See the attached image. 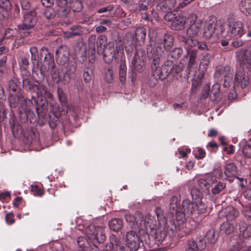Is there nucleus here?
<instances>
[{
	"mask_svg": "<svg viewBox=\"0 0 251 251\" xmlns=\"http://www.w3.org/2000/svg\"><path fill=\"white\" fill-rule=\"evenodd\" d=\"M58 97L59 101L61 102V104H66V98L65 95L62 90L58 88L57 89Z\"/></svg>",
	"mask_w": 251,
	"mask_h": 251,
	"instance_id": "58",
	"label": "nucleus"
},
{
	"mask_svg": "<svg viewBox=\"0 0 251 251\" xmlns=\"http://www.w3.org/2000/svg\"><path fill=\"white\" fill-rule=\"evenodd\" d=\"M220 85L218 83L214 84L210 91V99L212 101H218L220 98Z\"/></svg>",
	"mask_w": 251,
	"mask_h": 251,
	"instance_id": "35",
	"label": "nucleus"
},
{
	"mask_svg": "<svg viewBox=\"0 0 251 251\" xmlns=\"http://www.w3.org/2000/svg\"><path fill=\"white\" fill-rule=\"evenodd\" d=\"M19 66L22 75L30 76V73L27 71L29 68V61L26 57H22L20 58Z\"/></svg>",
	"mask_w": 251,
	"mask_h": 251,
	"instance_id": "31",
	"label": "nucleus"
},
{
	"mask_svg": "<svg viewBox=\"0 0 251 251\" xmlns=\"http://www.w3.org/2000/svg\"><path fill=\"white\" fill-rule=\"evenodd\" d=\"M77 243L78 246L81 249L79 251H85V248H87V245L89 244L88 241L84 237L79 236L77 238Z\"/></svg>",
	"mask_w": 251,
	"mask_h": 251,
	"instance_id": "47",
	"label": "nucleus"
},
{
	"mask_svg": "<svg viewBox=\"0 0 251 251\" xmlns=\"http://www.w3.org/2000/svg\"><path fill=\"white\" fill-rule=\"evenodd\" d=\"M108 225L111 230L117 232L122 228L123 221L120 218H113L109 221Z\"/></svg>",
	"mask_w": 251,
	"mask_h": 251,
	"instance_id": "30",
	"label": "nucleus"
},
{
	"mask_svg": "<svg viewBox=\"0 0 251 251\" xmlns=\"http://www.w3.org/2000/svg\"><path fill=\"white\" fill-rule=\"evenodd\" d=\"M56 13L60 17H66L70 12L67 0H57Z\"/></svg>",
	"mask_w": 251,
	"mask_h": 251,
	"instance_id": "20",
	"label": "nucleus"
},
{
	"mask_svg": "<svg viewBox=\"0 0 251 251\" xmlns=\"http://www.w3.org/2000/svg\"><path fill=\"white\" fill-rule=\"evenodd\" d=\"M151 75L156 81L158 79L163 80L168 76V70L160 67L159 62L156 60L155 63H151Z\"/></svg>",
	"mask_w": 251,
	"mask_h": 251,
	"instance_id": "15",
	"label": "nucleus"
},
{
	"mask_svg": "<svg viewBox=\"0 0 251 251\" xmlns=\"http://www.w3.org/2000/svg\"><path fill=\"white\" fill-rule=\"evenodd\" d=\"M35 13L34 11H30L25 14L24 15V21L25 23L32 25V27L35 25L36 23Z\"/></svg>",
	"mask_w": 251,
	"mask_h": 251,
	"instance_id": "40",
	"label": "nucleus"
},
{
	"mask_svg": "<svg viewBox=\"0 0 251 251\" xmlns=\"http://www.w3.org/2000/svg\"><path fill=\"white\" fill-rule=\"evenodd\" d=\"M0 7L5 11L6 16H8L7 13L11 9V4L9 0H0Z\"/></svg>",
	"mask_w": 251,
	"mask_h": 251,
	"instance_id": "50",
	"label": "nucleus"
},
{
	"mask_svg": "<svg viewBox=\"0 0 251 251\" xmlns=\"http://www.w3.org/2000/svg\"><path fill=\"white\" fill-rule=\"evenodd\" d=\"M187 215L182 211L177 210L174 212V217H175L176 221L177 222L178 229H180L181 226H183V223L185 221V216ZM175 221V219H174Z\"/></svg>",
	"mask_w": 251,
	"mask_h": 251,
	"instance_id": "36",
	"label": "nucleus"
},
{
	"mask_svg": "<svg viewBox=\"0 0 251 251\" xmlns=\"http://www.w3.org/2000/svg\"><path fill=\"white\" fill-rule=\"evenodd\" d=\"M107 42V37L104 34L100 35L97 39V52L99 54H103V60L107 63L111 62L113 58H118L124 53L123 49L116 47V49L113 46L109 48H105Z\"/></svg>",
	"mask_w": 251,
	"mask_h": 251,
	"instance_id": "1",
	"label": "nucleus"
},
{
	"mask_svg": "<svg viewBox=\"0 0 251 251\" xmlns=\"http://www.w3.org/2000/svg\"><path fill=\"white\" fill-rule=\"evenodd\" d=\"M146 36V31L144 27H139L136 30L134 34L133 33H128L126 35V40H127V44H128L130 47V49H128L127 47H126V52L129 53L135 47L136 41L139 42H144Z\"/></svg>",
	"mask_w": 251,
	"mask_h": 251,
	"instance_id": "7",
	"label": "nucleus"
},
{
	"mask_svg": "<svg viewBox=\"0 0 251 251\" xmlns=\"http://www.w3.org/2000/svg\"><path fill=\"white\" fill-rule=\"evenodd\" d=\"M226 219L228 220H233L236 218L238 214V211L232 206H227L223 210Z\"/></svg>",
	"mask_w": 251,
	"mask_h": 251,
	"instance_id": "32",
	"label": "nucleus"
},
{
	"mask_svg": "<svg viewBox=\"0 0 251 251\" xmlns=\"http://www.w3.org/2000/svg\"><path fill=\"white\" fill-rule=\"evenodd\" d=\"M114 6L113 5H108L106 7H103L100 8L97 10V13H110L114 9Z\"/></svg>",
	"mask_w": 251,
	"mask_h": 251,
	"instance_id": "57",
	"label": "nucleus"
},
{
	"mask_svg": "<svg viewBox=\"0 0 251 251\" xmlns=\"http://www.w3.org/2000/svg\"><path fill=\"white\" fill-rule=\"evenodd\" d=\"M205 238L209 243H214L217 240V238L215 236L214 230L212 229L209 230L205 235Z\"/></svg>",
	"mask_w": 251,
	"mask_h": 251,
	"instance_id": "48",
	"label": "nucleus"
},
{
	"mask_svg": "<svg viewBox=\"0 0 251 251\" xmlns=\"http://www.w3.org/2000/svg\"><path fill=\"white\" fill-rule=\"evenodd\" d=\"M76 70V64L75 63L70 64L65 72L70 74L71 75L74 74Z\"/></svg>",
	"mask_w": 251,
	"mask_h": 251,
	"instance_id": "64",
	"label": "nucleus"
},
{
	"mask_svg": "<svg viewBox=\"0 0 251 251\" xmlns=\"http://www.w3.org/2000/svg\"><path fill=\"white\" fill-rule=\"evenodd\" d=\"M195 207L198 213H203L206 211L205 205L200 197L195 199Z\"/></svg>",
	"mask_w": 251,
	"mask_h": 251,
	"instance_id": "44",
	"label": "nucleus"
},
{
	"mask_svg": "<svg viewBox=\"0 0 251 251\" xmlns=\"http://www.w3.org/2000/svg\"><path fill=\"white\" fill-rule=\"evenodd\" d=\"M221 232L226 234H229L234 230L233 226L228 222L223 223L220 226Z\"/></svg>",
	"mask_w": 251,
	"mask_h": 251,
	"instance_id": "43",
	"label": "nucleus"
},
{
	"mask_svg": "<svg viewBox=\"0 0 251 251\" xmlns=\"http://www.w3.org/2000/svg\"><path fill=\"white\" fill-rule=\"evenodd\" d=\"M156 41L161 47V45H163V47L166 51H169L173 45L174 38L170 34H164L162 39L156 40Z\"/></svg>",
	"mask_w": 251,
	"mask_h": 251,
	"instance_id": "22",
	"label": "nucleus"
},
{
	"mask_svg": "<svg viewBox=\"0 0 251 251\" xmlns=\"http://www.w3.org/2000/svg\"><path fill=\"white\" fill-rule=\"evenodd\" d=\"M242 153L244 157L251 158V138L248 141H243Z\"/></svg>",
	"mask_w": 251,
	"mask_h": 251,
	"instance_id": "38",
	"label": "nucleus"
},
{
	"mask_svg": "<svg viewBox=\"0 0 251 251\" xmlns=\"http://www.w3.org/2000/svg\"><path fill=\"white\" fill-rule=\"evenodd\" d=\"M176 232V226L173 219L168 217L165 221L160 223L159 227L156 229L154 234V241L156 245L161 244L167 237L174 236Z\"/></svg>",
	"mask_w": 251,
	"mask_h": 251,
	"instance_id": "2",
	"label": "nucleus"
},
{
	"mask_svg": "<svg viewBox=\"0 0 251 251\" xmlns=\"http://www.w3.org/2000/svg\"><path fill=\"white\" fill-rule=\"evenodd\" d=\"M52 113L55 118H58L62 115H66L68 112L67 104H61V106H54L52 108Z\"/></svg>",
	"mask_w": 251,
	"mask_h": 251,
	"instance_id": "29",
	"label": "nucleus"
},
{
	"mask_svg": "<svg viewBox=\"0 0 251 251\" xmlns=\"http://www.w3.org/2000/svg\"><path fill=\"white\" fill-rule=\"evenodd\" d=\"M240 11L246 16L251 15V0H242L238 5Z\"/></svg>",
	"mask_w": 251,
	"mask_h": 251,
	"instance_id": "27",
	"label": "nucleus"
},
{
	"mask_svg": "<svg viewBox=\"0 0 251 251\" xmlns=\"http://www.w3.org/2000/svg\"><path fill=\"white\" fill-rule=\"evenodd\" d=\"M31 190L35 196H41L44 194V191L37 185H31Z\"/></svg>",
	"mask_w": 251,
	"mask_h": 251,
	"instance_id": "55",
	"label": "nucleus"
},
{
	"mask_svg": "<svg viewBox=\"0 0 251 251\" xmlns=\"http://www.w3.org/2000/svg\"><path fill=\"white\" fill-rule=\"evenodd\" d=\"M71 75H70V74L67 73V72H65L63 74V76L61 77V78H57L56 82H58L59 80L63 82L64 84H67L68 83L71 78Z\"/></svg>",
	"mask_w": 251,
	"mask_h": 251,
	"instance_id": "56",
	"label": "nucleus"
},
{
	"mask_svg": "<svg viewBox=\"0 0 251 251\" xmlns=\"http://www.w3.org/2000/svg\"><path fill=\"white\" fill-rule=\"evenodd\" d=\"M93 71L91 68H85L84 70L83 78L86 82H89L92 78Z\"/></svg>",
	"mask_w": 251,
	"mask_h": 251,
	"instance_id": "53",
	"label": "nucleus"
},
{
	"mask_svg": "<svg viewBox=\"0 0 251 251\" xmlns=\"http://www.w3.org/2000/svg\"><path fill=\"white\" fill-rule=\"evenodd\" d=\"M201 26V21L197 23L190 24L189 27L187 30V34L189 37L197 36L200 31Z\"/></svg>",
	"mask_w": 251,
	"mask_h": 251,
	"instance_id": "26",
	"label": "nucleus"
},
{
	"mask_svg": "<svg viewBox=\"0 0 251 251\" xmlns=\"http://www.w3.org/2000/svg\"><path fill=\"white\" fill-rule=\"evenodd\" d=\"M104 78L108 83H111L113 80V71L109 68L107 69L104 73Z\"/></svg>",
	"mask_w": 251,
	"mask_h": 251,
	"instance_id": "52",
	"label": "nucleus"
},
{
	"mask_svg": "<svg viewBox=\"0 0 251 251\" xmlns=\"http://www.w3.org/2000/svg\"><path fill=\"white\" fill-rule=\"evenodd\" d=\"M177 198L176 196L172 197L170 199L169 204L170 213L167 215L166 219H167L168 217H171L172 219H174V212L178 210L177 209Z\"/></svg>",
	"mask_w": 251,
	"mask_h": 251,
	"instance_id": "33",
	"label": "nucleus"
},
{
	"mask_svg": "<svg viewBox=\"0 0 251 251\" xmlns=\"http://www.w3.org/2000/svg\"><path fill=\"white\" fill-rule=\"evenodd\" d=\"M237 226L240 234L243 237L247 238L251 236V225H248L246 222L241 221Z\"/></svg>",
	"mask_w": 251,
	"mask_h": 251,
	"instance_id": "24",
	"label": "nucleus"
},
{
	"mask_svg": "<svg viewBox=\"0 0 251 251\" xmlns=\"http://www.w3.org/2000/svg\"><path fill=\"white\" fill-rule=\"evenodd\" d=\"M125 241L130 251H137L140 247V239L134 230H131L126 232Z\"/></svg>",
	"mask_w": 251,
	"mask_h": 251,
	"instance_id": "13",
	"label": "nucleus"
},
{
	"mask_svg": "<svg viewBox=\"0 0 251 251\" xmlns=\"http://www.w3.org/2000/svg\"><path fill=\"white\" fill-rule=\"evenodd\" d=\"M150 4V0H139L138 3L135 8V11H146L148 9Z\"/></svg>",
	"mask_w": 251,
	"mask_h": 251,
	"instance_id": "41",
	"label": "nucleus"
},
{
	"mask_svg": "<svg viewBox=\"0 0 251 251\" xmlns=\"http://www.w3.org/2000/svg\"><path fill=\"white\" fill-rule=\"evenodd\" d=\"M173 66V60H167L166 61L164 65L162 66V68H165L166 70H168V75L171 72Z\"/></svg>",
	"mask_w": 251,
	"mask_h": 251,
	"instance_id": "63",
	"label": "nucleus"
},
{
	"mask_svg": "<svg viewBox=\"0 0 251 251\" xmlns=\"http://www.w3.org/2000/svg\"><path fill=\"white\" fill-rule=\"evenodd\" d=\"M187 55L189 56L187 69L190 72L194 66L197 64V50H188ZM189 74H190V72H189Z\"/></svg>",
	"mask_w": 251,
	"mask_h": 251,
	"instance_id": "25",
	"label": "nucleus"
},
{
	"mask_svg": "<svg viewBox=\"0 0 251 251\" xmlns=\"http://www.w3.org/2000/svg\"><path fill=\"white\" fill-rule=\"evenodd\" d=\"M153 2L157 4L158 10L167 11L174 8L176 3V0H153Z\"/></svg>",
	"mask_w": 251,
	"mask_h": 251,
	"instance_id": "19",
	"label": "nucleus"
},
{
	"mask_svg": "<svg viewBox=\"0 0 251 251\" xmlns=\"http://www.w3.org/2000/svg\"><path fill=\"white\" fill-rule=\"evenodd\" d=\"M166 21H172L171 27L175 30H182L186 24V18L181 15L175 16L172 13H168L164 16Z\"/></svg>",
	"mask_w": 251,
	"mask_h": 251,
	"instance_id": "11",
	"label": "nucleus"
},
{
	"mask_svg": "<svg viewBox=\"0 0 251 251\" xmlns=\"http://www.w3.org/2000/svg\"><path fill=\"white\" fill-rule=\"evenodd\" d=\"M31 60L37 61L38 58V50L36 47L32 46L30 48Z\"/></svg>",
	"mask_w": 251,
	"mask_h": 251,
	"instance_id": "61",
	"label": "nucleus"
},
{
	"mask_svg": "<svg viewBox=\"0 0 251 251\" xmlns=\"http://www.w3.org/2000/svg\"><path fill=\"white\" fill-rule=\"evenodd\" d=\"M85 232L88 240L96 248L106 239L104 228L102 226H89L86 228Z\"/></svg>",
	"mask_w": 251,
	"mask_h": 251,
	"instance_id": "4",
	"label": "nucleus"
},
{
	"mask_svg": "<svg viewBox=\"0 0 251 251\" xmlns=\"http://www.w3.org/2000/svg\"><path fill=\"white\" fill-rule=\"evenodd\" d=\"M224 173L227 177L236 176L237 174V169L234 164L228 163L225 167Z\"/></svg>",
	"mask_w": 251,
	"mask_h": 251,
	"instance_id": "37",
	"label": "nucleus"
},
{
	"mask_svg": "<svg viewBox=\"0 0 251 251\" xmlns=\"http://www.w3.org/2000/svg\"><path fill=\"white\" fill-rule=\"evenodd\" d=\"M119 78L121 83H124L126 80V66L125 61H122L120 65Z\"/></svg>",
	"mask_w": 251,
	"mask_h": 251,
	"instance_id": "42",
	"label": "nucleus"
},
{
	"mask_svg": "<svg viewBox=\"0 0 251 251\" xmlns=\"http://www.w3.org/2000/svg\"><path fill=\"white\" fill-rule=\"evenodd\" d=\"M23 85L28 91H33L37 96L41 100L45 99L46 100H52L53 96L46 86L43 83L37 82L36 83H32L29 80L25 77L23 78Z\"/></svg>",
	"mask_w": 251,
	"mask_h": 251,
	"instance_id": "3",
	"label": "nucleus"
},
{
	"mask_svg": "<svg viewBox=\"0 0 251 251\" xmlns=\"http://www.w3.org/2000/svg\"><path fill=\"white\" fill-rule=\"evenodd\" d=\"M237 60L240 66L251 71V48L248 51L240 49L236 52Z\"/></svg>",
	"mask_w": 251,
	"mask_h": 251,
	"instance_id": "14",
	"label": "nucleus"
},
{
	"mask_svg": "<svg viewBox=\"0 0 251 251\" xmlns=\"http://www.w3.org/2000/svg\"><path fill=\"white\" fill-rule=\"evenodd\" d=\"M18 83V80L16 78H12L11 80H9L8 83V87L9 89L11 90L14 92H16L17 91H18L19 88Z\"/></svg>",
	"mask_w": 251,
	"mask_h": 251,
	"instance_id": "49",
	"label": "nucleus"
},
{
	"mask_svg": "<svg viewBox=\"0 0 251 251\" xmlns=\"http://www.w3.org/2000/svg\"><path fill=\"white\" fill-rule=\"evenodd\" d=\"M216 180L211 175L203 176L198 180V185L202 191L205 193H210V188L212 187L211 184L214 183Z\"/></svg>",
	"mask_w": 251,
	"mask_h": 251,
	"instance_id": "16",
	"label": "nucleus"
},
{
	"mask_svg": "<svg viewBox=\"0 0 251 251\" xmlns=\"http://www.w3.org/2000/svg\"><path fill=\"white\" fill-rule=\"evenodd\" d=\"M226 26V35H224L223 32V36L227 39L234 37H241L245 33L243 24L241 21H228Z\"/></svg>",
	"mask_w": 251,
	"mask_h": 251,
	"instance_id": "6",
	"label": "nucleus"
},
{
	"mask_svg": "<svg viewBox=\"0 0 251 251\" xmlns=\"http://www.w3.org/2000/svg\"><path fill=\"white\" fill-rule=\"evenodd\" d=\"M125 217L126 221L127 223H131L132 226L137 225L139 221L138 219L132 214H126Z\"/></svg>",
	"mask_w": 251,
	"mask_h": 251,
	"instance_id": "54",
	"label": "nucleus"
},
{
	"mask_svg": "<svg viewBox=\"0 0 251 251\" xmlns=\"http://www.w3.org/2000/svg\"><path fill=\"white\" fill-rule=\"evenodd\" d=\"M141 242L143 243H145V244L148 245L149 246H151V241L150 240V236L147 233H145L143 234L141 238H140Z\"/></svg>",
	"mask_w": 251,
	"mask_h": 251,
	"instance_id": "60",
	"label": "nucleus"
},
{
	"mask_svg": "<svg viewBox=\"0 0 251 251\" xmlns=\"http://www.w3.org/2000/svg\"><path fill=\"white\" fill-rule=\"evenodd\" d=\"M183 53V50L181 48H175L173 50L169 52L168 57L176 60L179 58Z\"/></svg>",
	"mask_w": 251,
	"mask_h": 251,
	"instance_id": "46",
	"label": "nucleus"
},
{
	"mask_svg": "<svg viewBox=\"0 0 251 251\" xmlns=\"http://www.w3.org/2000/svg\"><path fill=\"white\" fill-rule=\"evenodd\" d=\"M83 30L82 26L80 25L73 26L70 28V31L66 32L67 38H72L75 36H79L82 34Z\"/></svg>",
	"mask_w": 251,
	"mask_h": 251,
	"instance_id": "34",
	"label": "nucleus"
},
{
	"mask_svg": "<svg viewBox=\"0 0 251 251\" xmlns=\"http://www.w3.org/2000/svg\"><path fill=\"white\" fill-rule=\"evenodd\" d=\"M251 84V71L246 69L245 67L240 65L236 69L235 75L234 84L243 89Z\"/></svg>",
	"mask_w": 251,
	"mask_h": 251,
	"instance_id": "5",
	"label": "nucleus"
},
{
	"mask_svg": "<svg viewBox=\"0 0 251 251\" xmlns=\"http://www.w3.org/2000/svg\"><path fill=\"white\" fill-rule=\"evenodd\" d=\"M147 55L149 59L152 60V63H155L156 60L160 62V59L163 50L162 47L158 44L157 41L155 43L150 42L147 46Z\"/></svg>",
	"mask_w": 251,
	"mask_h": 251,
	"instance_id": "12",
	"label": "nucleus"
},
{
	"mask_svg": "<svg viewBox=\"0 0 251 251\" xmlns=\"http://www.w3.org/2000/svg\"><path fill=\"white\" fill-rule=\"evenodd\" d=\"M145 60L144 50L141 49L136 50L131 60V70L133 71L141 72L145 65Z\"/></svg>",
	"mask_w": 251,
	"mask_h": 251,
	"instance_id": "10",
	"label": "nucleus"
},
{
	"mask_svg": "<svg viewBox=\"0 0 251 251\" xmlns=\"http://www.w3.org/2000/svg\"><path fill=\"white\" fill-rule=\"evenodd\" d=\"M18 29L19 30H23L25 31L24 32L25 36H27L30 33L28 32V30L33 28L32 25H29L28 24L25 23V22L23 21V23L22 24H20L18 25L17 26Z\"/></svg>",
	"mask_w": 251,
	"mask_h": 251,
	"instance_id": "51",
	"label": "nucleus"
},
{
	"mask_svg": "<svg viewBox=\"0 0 251 251\" xmlns=\"http://www.w3.org/2000/svg\"><path fill=\"white\" fill-rule=\"evenodd\" d=\"M233 72V69H230L228 66H219L217 69L215 76L221 79L224 77L223 86L225 88H228L231 84Z\"/></svg>",
	"mask_w": 251,
	"mask_h": 251,
	"instance_id": "9",
	"label": "nucleus"
},
{
	"mask_svg": "<svg viewBox=\"0 0 251 251\" xmlns=\"http://www.w3.org/2000/svg\"><path fill=\"white\" fill-rule=\"evenodd\" d=\"M182 210L187 216H191L196 212L195 201L191 202L188 199L183 200L182 203Z\"/></svg>",
	"mask_w": 251,
	"mask_h": 251,
	"instance_id": "23",
	"label": "nucleus"
},
{
	"mask_svg": "<svg viewBox=\"0 0 251 251\" xmlns=\"http://www.w3.org/2000/svg\"><path fill=\"white\" fill-rule=\"evenodd\" d=\"M217 26V21L215 19H209L205 23L203 31V36L206 39L210 38L214 34Z\"/></svg>",
	"mask_w": 251,
	"mask_h": 251,
	"instance_id": "18",
	"label": "nucleus"
},
{
	"mask_svg": "<svg viewBox=\"0 0 251 251\" xmlns=\"http://www.w3.org/2000/svg\"><path fill=\"white\" fill-rule=\"evenodd\" d=\"M16 33V31L11 29L7 28L6 29L4 34L3 35L4 38L9 39L12 37H13Z\"/></svg>",
	"mask_w": 251,
	"mask_h": 251,
	"instance_id": "62",
	"label": "nucleus"
},
{
	"mask_svg": "<svg viewBox=\"0 0 251 251\" xmlns=\"http://www.w3.org/2000/svg\"><path fill=\"white\" fill-rule=\"evenodd\" d=\"M44 56V63L47 65H50V63L53 62V55L48 52L47 48L43 47L41 49L40 56Z\"/></svg>",
	"mask_w": 251,
	"mask_h": 251,
	"instance_id": "39",
	"label": "nucleus"
},
{
	"mask_svg": "<svg viewBox=\"0 0 251 251\" xmlns=\"http://www.w3.org/2000/svg\"><path fill=\"white\" fill-rule=\"evenodd\" d=\"M110 240L113 244L116 251H125L126 248L120 237L112 234L110 237Z\"/></svg>",
	"mask_w": 251,
	"mask_h": 251,
	"instance_id": "28",
	"label": "nucleus"
},
{
	"mask_svg": "<svg viewBox=\"0 0 251 251\" xmlns=\"http://www.w3.org/2000/svg\"><path fill=\"white\" fill-rule=\"evenodd\" d=\"M193 37H189L186 44L185 48H189L196 47L198 44V41L196 39H192Z\"/></svg>",
	"mask_w": 251,
	"mask_h": 251,
	"instance_id": "59",
	"label": "nucleus"
},
{
	"mask_svg": "<svg viewBox=\"0 0 251 251\" xmlns=\"http://www.w3.org/2000/svg\"><path fill=\"white\" fill-rule=\"evenodd\" d=\"M69 50L66 46H60L56 50V58L61 65H64L69 60Z\"/></svg>",
	"mask_w": 251,
	"mask_h": 251,
	"instance_id": "17",
	"label": "nucleus"
},
{
	"mask_svg": "<svg viewBox=\"0 0 251 251\" xmlns=\"http://www.w3.org/2000/svg\"><path fill=\"white\" fill-rule=\"evenodd\" d=\"M8 100L11 108H15L19 104L20 113H26L28 111L29 108L26 100L21 93H18L14 95L10 94L8 97Z\"/></svg>",
	"mask_w": 251,
	"mask_h": 251,
	"instance_id": "8",
	"label": "nucleus"
},
{
	"mask_svg": "<svg viewBox=\"0 0 251 251\" xmlns=\"http://www.w3.org/2000/svg\"><path fill=\"white\" fill-rule=\"evenodd\" d=\"M211 193L213 195L219 194L226 188V183L223 182H219L214 186H212Z\"/></svg>",
	"mask_w": 251,
	"mask_h": 251,
	"instance_id": "45",
	"label": "nucleus"
},
{
	"mask_svg": "<svg viewBox=\"0 0 251 251\" xmlns=\"http://www.w3.org/2000/svg\"><path fill=\"white\" fill-rule=\"evenodd\" d=\"M205 247L206 242L203 239H200L198 241L192 239L188 241L187 251H197L198 250H203Z\"/></svg>",
	"mask_w": 251,
	"mask_h": 251,
	"instance_id": "21",
	"label": "nucleus"
}]
</instances>
